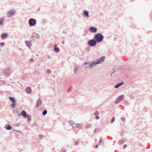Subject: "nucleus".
Returning <instances> with one entry per match:
<instances>
[{
  "label": "nucleus",
  "instance_id": "1",
  "mask_svg": "<svg viewBox=\"0 0 152 152\" xmlns=\"http://www.w3.org/2000/svg\"><path fill=\"white\" fill-rule=\"evenodd\" d=\"M94 38L97 43H99L103 41L104 36L101 33H98L94 36Z\"/></svg>",
  "mask_w": 152,
  "mask_h": 152
},
{
  "label": "nucleus",
  "instance_id": "2",
  "mask_svg": "<svg viewBox=\"0 0 152 152\" xmlns=\"http://www.w3.org/2000/svg\"><path fill=\"white\" fill-rule=\"evenodd\" d=\"M98 64L97 63L96 61H92L90 63H89V62H85L84 63V64L85 65H89L88 66H86L85 67V68H88V67L89 68L93 67Z\"/></svg>",
  "mask_w": 152,
  "mask_h": 152
},
{
  "label": "nucleus",
  "instance_id": "3",
  "mask_svg": "<svg viewBox=\"0 0 152 152\" xmlns=\"http://www.w3.org/2000/svg\"><path fill=\"white\" fill-rule=\"evenodd\" d=\"M16 13V11L14 9H12L6 13L7 16L8 18H10L11 17L15 15Z\"/></svg>",
  "mask_w": 152,
  "mask_h": 152
},
{
  "label": "nucleus",
  "instance_id": "4",
  "mask_svg": "<svg viewBox=\"0 0 152 152\" xmlns=\"http://www.w3.org/2000/svg\"><path fill=\"white\" fill-rule=\"evenodd\" d=\"M96 43L97 42L95 39H94V38L93 39H90L87 42L88 45L91 47H93L95 46Z\"/></svg>",
  "mask_w": 152,
  "mask_h": 152
},
{
  "label": "nucleus",
  "instance_id": "5",
  "mask_svg": "<svg viewBox=\"0 0 152 152\" xmlns=\"http://www.w3.org/2000/svg\"><path fill=\"white\" fill-rule=\"evenodd\" d=\"M37 23L36 20L34 18H30L28 20V24L30 26H35Z\"/></svg>",
  "mask_w": 152,
  "mask_h": 152
},
{
  "label": "nucleus",
  "instance_id": "6",
  "mask_svg": "<svg viewBox=\"0 0 152 152\" xmlns=\"http://www.w3.org/2000/svg\"><path fill=\"white\" fill-rule=\"evenodd\" d=\"M82 15L84 18H85L86 19L90 17L89 12L86 10H83Z\"/></svg>",
  "mask_w": 152,
  "mask_h": 152
},
{
  "label": "nucleus",
  "instance_id": "7",
  "mask_svg": "<svg viewBox=\"0 0 152 152\" xmlns=\"http://www.w3.org/2000/svg\"><path fill=\"white\" fill-rule=\"evenodd\" d=\"M124 98V95H122L119 96L118 98L116 99L115 103V104H117L119 102H121V101L123 100Z\"/></svg>",
  "mask_w": 152,
  "mask_h": 152
},
{
  "label": "nucleus",
  "instance_id": "8",
  "mask_svg": "<svg viewBox=\"0 0 152 152\" xmlns=\"http://www.w3.org/2000/svg\"><path fill=\"white\" fill-rule=\"evenodd\" d=\"M11 73V70L10 68H6L4 70V73L7 76H9L10 74Z\"/></svg>",
  "mask_w": 152,
  "mask_h": 152
},
{
  "label": "nucleus",
  "instance_id": "9",
  "mask_svg": "<svg viewBox=\"0 0 152 152\" xmlns=\"http://www.w3.org/2000/svg\"><path fill=\"white\" fill-rule=\"evenodd\" d=\"M9 99L10 100L12 103L11 104V105L12 108H14L15 105V99L14 97H9Z\"/></svg>",
  "mask_w": 152,
  "mask_h": 152
},
{
  "label": "nucleus",
  "instance_id": "10",
  "mask_svg": "<svg viewBox=\"0 0 152 152\" xmlns=\"http://www.w3.org/2000/svg\"><path fill=\"white\" fill-rule=\"evenodd\" d=\"M105 57L104 56H102L99 59H97L96 61L98 63V64H101L103 63L105 61Z\"/></svg>",
  "mask_w": 152,
  "mask_h": 152
},
{
  "label": "nucleus",
  "instance_id": "11",
  "mask_svg": "<svg viewBox=\"0 0 152 152\" xmlns=\"http://www.w3.org/2000/svg\"><path fill=\"white\" fill-rule=\"evenodd\" d=\"M97 30L96 28L94 27H91L89 28V31L92 33H96Z\"/></svg>",
  "mask_w": 152,
  "mask_h": 152
},
{
  "label": "nucleus",
  "instance_id": "12",
  "mask_svg": "<svg viewBox=\"0 0 152 152\" xmlns=\"http://www.w3.org/2000/svg\"><path fill=\"white\" fill-rule=\"evenodd\" d=\"M42 100L40 99H38L37 101L36 104V107H38L40 106L42 104Z\"/></svg>",
  "mask_w": 152,
  "mask_h": 152
},
{
  "label": "nucleus",
  "instance_id": "13",
  "mask_svg": "<svg viewBox=\"0 0 152 152\" xmlns=\"http://www.w3.org/2000/svg\"><path fill=\"white\" fill-rule=\"evenodd\" d=\"M26 92L28 94H31V93L32 91L31 88L30 87H28L25 90Z\"/></svg>",
  "mask_w": 152,
  "mask_h": 152
},
{
  "label": "nucleus",
  "instance_id": "14",
  "mask_svg": "<svg viewBox=\"0 0 152 152\" xmlns=\"http://www.w3.org/2000/svg\"><path fill=\"white\" fill-rule=\"evenodd\" d=\"M25 43L27 47L29 48H30L31 46V42L28 41H25Z\"/></svg>",
  "mask_w": 152,
  "mask_h": 152
},
{
  "label": "nucleus",
  "instance_id": "15",
  "mask_svg": "<svg viewBox=\"0 0 152 152\" xmlns=\"http://www.w3.org/2000/svg\"><path fill=\"white\" fill-rule=\"evenodd\" d=\"M21 115H22L25 118H26L27 116L28 115L27 114V113L25 110H22L21 113Z\"/></svg>",
  "mask_w": 152,
  "mask_h": 152
},
{
  "label": "nucleus",
  "instance_id": "16",
  "mask_svg": "<svg viewBox=\"0 0 152 152\" xmlns=\"http://www.w3.org/2000/svg\"><path fill=\"white\" fill-rule=\"evenodd\" d=\"M69 123L72 126L73 128L74 127V126L77 125H80V124L75 123L74 121L72 120L70 121H69Z\"/></svg>",
  "mask_w": 152,
  "mask_h": 152
},
{
  "label": "nucleus",
  "instance_id": "17",
  "mask_svg": "<svg viewBox=\"0 0 152 152\" xmlns=\"http://www.w3.org/2000/svg\"><path fill=\"white\" fill-rule=\"evenodd\" d=\"M5 127L6 128V129L7 130H10L12 128V126L9 124H6Z\"/></svg>",
  "mask_w": 152,
  "mask_h": 152
},
{
  "label": "nucleus",
  "instance_id": "18",
  "mask_svg": "<svg viewBox=\"0 0 152 152\" xmlns=\"http://www.w3.org/2000/svg\"><path fill=\"white\" fill-rule=\"evenodd\" d=\"M124 84L123 82L119 83L115 86V88H118Z\"/></svg>",
  "mask_w": 152,
  "mask_h": 152
},
{
  "label": "nucleus",
  "instance_id": "19",
  "mask_svg": "<svg viewBox=\"0 0 152 152\" xmlns=\"http://www.w3.org/2000/svg\"><path fill=\"white\" fill-rule=\"evenodd\" d=\"M8 34H7L4 33L1 35L2 39H4L7 37Z\"/></svg>",
  "mask_w": 152,
  "mask_h": 152
},
{
  "label": "nucleus",
  "instance_id": "20",
  "mask_svg": "<svg viewBox=\"0 0 152 152\" xmlns=\"http://www.w3.org/2000/svg\"><path fill=\"white\" fill-rule=\"evenodd\" d=\"M125 141V139L124 138H122L121 140L119 141V144H123Z\"/></svg>",
  "mask_w": 152,
  "mask_h": 152
},
{
  "label": "nucleus",
  "instance_id": "21",
  "mask_svg": "<svg viewBox=\"0 0 152 152\" xmlns=\"http://www.w3.org/2000/svg\"><path fill=\"white\" fill-rule=\"evenodd\" d=\"M123 104L125 105H128L129 104V102L127 101L124 100Z\"/></svg>",
  "mask_w": 152,
  "mask_h": 152
},
{
  "label": "nucleus",
  "instance_id": "22",
  "mask_svg": "<svg viewBox=\"0 0 152 152\" xmlns=\"http://www.w3.org/2000/svg\"><path fill=\"white\" fill-rule=\"evenodd\" d=\"M78 70V67L77 66H75L74 69V73L75 74L77 72V71Z\"/></svg>",
  "mask_w": 152,
  "mask_h": 152
},
{
  "label": "nucleus",
  "instance_id": "23",
  "mask_svg": "<svg viewBox=\"0 0 152 152\" xmlns=\"http://www.w3.org/2000/svg\"><path fill=\"white\" fill-rule=\"evenodd\" d=\"M53 50L56 53H58L59 51V49L58 48H54Z\"/></svg>",
  "mask_w": 152,
  "mask_h": 152
},
{
  "label": "nucleus",
  "instance_id": "24",
  "mask_svg": "<svg viewBox=\"0 0 152 152\" xmlns=\"http://www.w3.org/2000/svg\"><path fill=\"white\" fill-rule=\"evenodd\" d=\"M27 121H29L31 120V115H28L27 116Z\"/></svg>",
  "mask_w": 152,
  "mask_h": 152
},
{
  "label": "nucleus",
  "instance_id": "25",
  "mask_svg": "<svg viewBox=\"0 0 152 152\" xmlns=\"http://www.w3.org/2000/svg\"><path fill=\"white\" fill-rule=\"evenodd\" d=\"M91 125L90 124H87L85 126L86 128H90L91 127Z\"/></svg>",
  "mask_w": 152,
  "mask_h": 152
},
{
  "label": "nucleus",
  "instance_id": "26",
  "mask_svg": "<svg viewBox=\"0 0 152 152\" xmlns=\"http://www.w3.org/2000/svg\"><path fill=\"white\" fill-rule=\"evenodd\" d=\"M47 113V110H45L42 112V115H45Z\"/></svg>",
  "mask_w": 152,
  "mask_h": 152
},
{
  "label": "nucleus",
  "instance_id": "27",
  "mask_svg": "<svg viewBox=\"0 0 152 152\" xmlns=\"http://www.w3.org/2000/svg\"><path fill=\"white\" fill-rule=\"evenodd\" d=\"M4 18H1L0 19V25H2L3 24L2 22L4 20Z\"/></svg>",
  "mask_w": 152,
  "mask_h": 152
},
{
  "label": "nucleus",
  "instance_id": "28",
  "mask_svg": "<svg viewBox=\"0 0 152 152\" xmlns=\"http://www.w3.org/2000/svg\"><path fill=\"white\" fill-rule=\"evenodd\" d=\"M100 131V129H94V132L95 133H96L99 132Z\"/></svg>",
  "mask_w": 152,
  "mask_h": 152
},
{
  "label": "nucleus",
  "instance_id": "29",
  "mask_svg": "<svg viewBox=\"0 0 152 152\" xmlns=\"http://www.w3.org/2000/svg\"><path fill=\"white\" fill-rule=\"evenodd\" d=\"M99 112L98 111H95L94 113V115L95 116L98 115Z\"/></svg>",
  "mask_w": 152,
  "mask_h": 152
},
{
  "label": "nucleus",
  "instance_id": "30",
  "mask_svg": "<svg viewBox=\"0 0 152 152\" xmlns=\"http://www.w3.org/2000/svg\"><path fill=\"white\" fill-rule=\"evenodd\" d=\"M115 121V118L114 117H112L111 120V122L112 123H113Z\"/></svg>",
  "mask_w": 152,
  "mask_h": 152
},
{
  "label": "nucleus",
  "instance_id": "31",
  "mask_svg": "<svg viewBox=\"0 0 152 152\" xmlns=\"http://www.w3.org/2000/svg\"><path fill=\"white\" fill-rule=\"evenodd\" d=\"M47 72L48 74H50L51 72V71L50 69H48L47 70Z\"/></svg>",
  "mask_w": 152,
  "mask_h": 152
},
{
  "label": "nucleus",
  "instance_id": "32",
  "mask_svg": "<svg viewBox=\"0 0 152 152\" xmlns=\"http://www.w3.org/2000/svg\"><path fill=\"white\" fill-rule=\"evenodd\" d=\"M27 76V75L26 74H23L22 77V79H23L24 78H25Z\"/></svg>",
  "mask_w": 152,
  "mask_h": 152
},
{
  "label": "nucleus",
  "instance_id": "33",
  "mask_svg": "<svg viewBox=\"0 0 152 152\" xmlns=\"http://www.w3.org/2000/svg\"><path fill=\"white\" fill-rule=\"evenodd\" d=\"M130 97L131 99H134L135 96L133 95H131L130 96Z\"/></svg>",
  "mask_w": 152,
  "mask_h": 152
},
{
  "label": "nucleus",
  "instance_id": "34",
  "mask_svg": "<svg viewBox=\"0 0 152 152\" xmlns=\"http://www.w3.org/2000/svg\"><path fill=\"white\" fill-rule=\"evenodd\" d=\"M121 120L123 122H124L125 121V118L124 117L121 118Z\"/></svg>",
  "mask_w": 152,
  "mask_h": 152
},
{
  "label": "nucleus",
  "instance_id": "35",
  "mask_svg": "<svg viewBox=\"0 0 152 152\" xmlns=\"http://www.w3.org/2000/svg\"><path fill=\"white\" fill-rule=\"evenodd\" d=\"M34 61V60L32 58H31L29 60V61L31 62H33Z\"/></svg>",
  "mask_w": 152,
  "mask_h": 152
},
{
  "label": "nucleus",
  "instance_id": "36",
  "mask_svg": "<svg viewBox=\"0 0 152 152\" xmlns=\"http://www.w3.org/2000/svg\"><path fill=\"white\" fill-rule=\"evenodd\" d=\"M0 45L1 46V47H3V46L4 45V42H1L0 43Z\"/></svg>",
  "mask_w": 152,
  "mask_h": 152
},
{
  "label": "nucleus",
  "instance_id": "37",
  "mask_svg": "<svg viewBox=\"0 0 152 152\" xmlns=\"http://www.w3.org/2000/svg\"><path fill=\"white\" fill-rule=\"evenodd\" d=\"M78 143H79V142L78 141H76L75 142V145H78Z\"/></svg>",
  "mask_w": 152,
  "mask_h": 152
},
{
  "label": "nucleus",
  "instance_id": "38",
  "mask_svg": "<svg viewBox=\"0 0 152 152\" xmlns=\"http://www.w3.org/2000/svg\"><path fill=\"white\" fill-rule=\"evenodd\" d=\"M95 118L97 120L99 118V116H98V115L95 116Z\"/></svg>",
  "mask_w": 152,
  "mask_h": 152
},
{
  "label": "nucleus",
  "instance_id": "39",
  "mask_svg": "<svg viewBox=\"0 0 152 152\" xmlns=\"http://www.w3.org/2000/svg\"><path fill=\"white\" fill-rule=\"evenodd\" d=\"M39 137L41 139L43 137V135H39Z\"/></svg>",
  "mask_w": 152,
  "mask_h": 152
},
{
  "label": "nucleus",
  "instance_id": "40",
  "mask_svg": "<svg viewBox=\"0 0 152 152\" xmlns=\"http://www.w3.org/2000/svg\"><path fill=\"white\" fill-rule=\"evenodd\" d=\"M127 147V145L126 144H125L123 146V148L124 149L125 148Z\"/></svg>",
  "mask_w": 152,
  "mask_h": 152
},
{
  "label": "nucleus",
  "instance_id": "41",
  "mask_svg": "<svg viewBox=\"0 0 152 152\" xmlns=\"http://www.w3.org/2000/svg\"><path fill=\"white\" fill-rule=\"evenodd\" d=\"M102 142V140H100L98 142V144L100 145V143Z\"/></svg>",
  "mask_w": 152,
  "mask_h": 152
},
{
  "label": "nucleus",
  "instance_id": "42",
  "mask_svg": "<svg viewBox=\"0 0 152 152\" xmlns=\"http://www.w3.org/2000/svg\"><path fill=\"white\" fill-rule=\"evenodd\" d=\"M57 45L56 44H55L54 45V48H57Z\"/></svg>",
  "mask_w": 152,
  "mask_h": 152
},
{
  "label": "nucleus",
  "instance_id": "43",
  "mask_svg": "<svg viewBox=\"0 0 152 152\" xmlns=\"http://www.w3.org/2000/svg\"><path fill=\"white\" fill-rule=\"evenodd\" d=\"M13 131H15L17 132H19L20 133V131L19 130H14Z\"/></svg>",
  "mask_w": 152,
  "mask_h": 152
},
{
  "label": "nucleus",
  "instance_id": "44",
  "mask_svg": "<svg viewBox=\"0 0 152 152\" xmlns=\"http://www.w3.org/2000/svg\"><path fill=\"white\" fill-rule=\"evenodd\" d=\"M47 57L49 59H50L51 58V56L50 55H48Z\"/></svg>",
  "mask_w": 152,
  "mask_h": 152
},
{
  "label": "nucleus",
  "instance_id": "45",
  "mask_svg": "<svg viewBox=\"0 0 152 152\" xmlns=\"http://www.w3.org/2000/svg\"><path fill=\"white\" fill-rule=\"evenodd\" d=\"M78 125H75V126H76L77 127H78V128H81V127H80Z\"/></svg>",
  "mask_w": 152,
  "mask_h": 152
},
{
  "label": "nucleus",
  "instance_id": "46",
  "mask_svg": "<svg viewBox=\"0 0 152 152\" xmlns=\"http://www.w3.org/2000/svg\"><path fill=\"white\" fill-rule=\"evenodd\" d=\"M98 145H96L95 146V148H97L98 147Z\"/></svg>",
  "mask_w": 152,
  "mask_h": 152
},
{
  "label": "nucleus",
  "instance_id": "47",
  "mask_svg": "<svg viewBox=\"0 0 152 152\" xmlns=\"http://www.w3.org/2000/svg\"><path fill=\"white\" fill-rule=\"evenodd\" d=\"M66 152V151L65 150H63L62 151V152Z\"/></svg>",
  "mask_w": 152,
  "mask_h": 152
},
{
  "label": "nucleus",
  "instance_id": "48",
  "mask_svg": "<svg viewBox=\"0 0 152 152\" xmlns=\"http://www.w3.org/2000/svg\"><path fill=\"white\" fill-rule=\"evenodd\" d=\"M22 115H21V113H19L18 114V116Z\"/></svg>",
  "mask_w": 152,
  "mask_h": 152
},
{
  "label": "nucleus",
  "instance_id": "49",
  "mask_svg": "<svg viewBox=\"0 0 152 152\" xmlns=\"http://www.w3.org/2000/svg\"><path fill=\"white\" fill-rule=\"evenodd\" d=\"M113 73H114V72H113V73L111 74V76H113Z\"/></svg>",
  "mask_w": 152,
  "mask_h": 152
},
{
  "label": "nucleus",
  "instance_id": "50",
  "mask_svg": "<svg viewBox=\"0 0 152 152\" xmlns=\"http://www.w3.org/2000/svg\"><path fill=\"white\" fill-rule=\"evenodd\" d=\"M64 41H63V42H62V43L63 44H64Z\"/></svg>",
  "mask_w": 152,
  "mask_h": 152
},
{
  "label": "nucleus",
  "instance_id": "51",
  "mask_svg": "<svg viewBox=\"0 0 152 152\" xmlns=\"http://www.w3.org/2000/svg\"><path fill=\"white\" fill-rule=\"evenodd\" d=\"M33 36H31V38H33Z\"/></svg>",
  "mask_w": 152,
  "mask_h": 152
},
{
  "label": "nucleus",
  "instance_id": "52",
  "mask_svg": "<svg viewBox=\"0 0 152 152\" xmlns=\"http://www.w3.org/2000/svg\"><path fill=\"white\" fill-rule=\"evenodd\" d=\"M19 50H21V49L20 48H19Z\"/></svg>",
  "mask_w": 152,
  "mask_h": 152
},
{
  "label": "nucleus",
  "instance_id": "53",
  "mask_svg": "<svg viewBox=\"0 0 152 152\" xmlns=\"http://www.w3.org/2000/svg\"><path fill=\"white\" fill-rule=\"evenodd\" d=\"M39 9H38V10L39 11Z\"/></svg>",
  "mask_w": 152,
  "mask_h": 152
},
{
  "label": "nucleus",
  "instance_id": "54",
  "mask_svg": "<svg viewBox=\"0 0 152 152\" xmlns=\"http://www.w3.org/2000/svg\"><path fill=\"white\" fill-rule=\"evenodd\" d=\"M55 149V148H53V149Z\"/></svg>",
  "mask_w": 152,
  "mask_h": 152
},
{
  "label": "nucleus",
  "instance_id": "55",
  "mask_svg": "<svg viewBox=\"0 0 152 152\" xmlns=\"http://www.w3.org/2000/svg\"><path fill=\"white\" fill-rule=\"evenodd\" d=\"M37 56H38V55H37Z\"/></svg>",
  "mask_w": 152,
  "mask_h": 152
},
{
  "label": "nucleus",
  "instance_id": "56",
  "mask_svg": "<svg viewBox=\"0 0 152 152\" xmlns=\"http://www.w3.org/2000/svg\"><path fill=\"white\" fill-rule=\"evenodd\" d=\"M53 77H55V76H53Z\"/></svg>",
  "mask_w": 152,
  "mask_h": 152
},
{
  "label": "nucleus",
  "instance_id": "57",
  "mask_svg": "<svg viewBox=\"0 0 152 152\" xmlns=\"http://www.w3.org/2000/svg\"><path fill=\"white\" fill-rule=\"evenodd\" d=\"M1 50L0 49V51H1Z\"/></svg>",
  "mask_w": 152,
  "mask_h": 152
}]
</instances>
